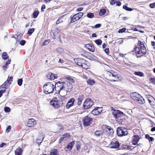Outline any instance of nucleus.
Here are the masks:
<instances>
[{
    "label": "nucleus",
    "mask_w": 155,
    "mask_h": 155,
    "mask_svg": "<svg viewBox=\"0 0 155 155\" xmlns=\"http://www.w3.org/2000/svg\"><path fill=\"white\" fill-rule=\"evenodd\" d=\"M116 0H111L110 2V5H114V4L116 3Z\"/></svg>",
    "instance_id": "4d7b16f0"
},
{
    "label": "nucleus",
    "mask_w": 155,
    "mask_h": 155,
    "mask_svg": "<svg viewBox=\"0 0 155 155\" xmlns=\"http://www.w3.org/2000/svg\"><path fill=\"white\" fill-rule=\"evenodd\" d=\"M10 109L9 107H5L4 108V110L6 112H8L10 111Z\"/></svg>",
    "instance_id": "8fccbe9b"
},
{
    "label": "nucleus",
    "mask_w": 155,
    "mask_h": 155,
    "mask_svg": "<svg viewBox=\"0 0 155 155\" xmlns=\"http://www.w3.org/2000/svg\"><path fill=\"white\" fill-rule=\"evenodd\" d=\"M75 62L78 66L82 67L85 69L88 68V64L87 61L83 58H78L74 59Z\"/></svg>",
    "instance_id": "7ed1b4c3"
},
{
    "label": "nucleus",
    "mask_w": 155,
    "mask_h": 155,
    "mask_svg": "<svg viewBox=\"0 0 155 155\" xmlns=\"http://www.w3.org/2000/svg\"><path fill=\"white\" fill-rule=\"evenodd\" d=\"M94 135L97 137H102L103 132L102 130H96L94 133Z\"/></svg>",
    "instance_id": "4be33fe9"
},
{
    "label": "nucleus",
    "mask_w": 155,
    "mask_h": 155,
    "mask_svg": "<svg viewBox=\"0 0 155 155\" xmlns=\"http://www.w3.org/2000/svg\"><path fill=\"white\" fill-rule=\"evenodd\" d=\"M150 7L151 8H155V2H154L150 4Z\"/></svg>",
    "instance_id": "3c124183"
},
{
    "label": "nucleus",
    "mask_w": 155,
    "mask_h": 155,
    "mask_svg": "<svg viewBox=\"0 0 155 155\" xmlns=\"http://www.w3.org/2000/svg\"><path fill=\"white\" fill-rule=\"evenodd\" d=\"M126 30V29L125 28H123L122 29H120L119 30L118 32L119 33H122L123 32H125Z\"/></svg>",
    "instance_id": "a18cd8bd"
},
{
    "label": "nucleus",
    "mask_w": 155,
    "mask_h": 155,
    "mask_svg": "<svg viewBox=\"0 0 155 155\" xmlns=\"http://www.w3.org/2000/svg\"><path fill=\"white\" fill-rule=\"evenodd\" d=\"M71 137V135L68 133H66L64 134L62 137H60L59 141V143H61L64 140H66L68 139Z\"/></svg>",
    "instance_id": "dca6fc26"
},
{
    "label": "nucleus",
    "mask_w": 155,
    "mask_h": 155,
    "mask_svg": "<svg viewBox=\"0 0 155 155\" xmlns=\"http://www.w3.org/2000/svg\"><path fill=\"white\" fill-rule=\"evenodd\" d=\"M101 26V25L100 24H98L96 25L93 27V28H100Z\"/></svg>",
    "instance_id": "864d4df0"
},
{
    "label": "nucleus",
    "mask_w": 155,
    "mask_h": 155,
    "mask_svg": "<svg viewBox=\"0 0 155 155\" xmlns=\"http://www.w3.org/2000/svg\"><path fill=\"white\" fill-rule=\"evenodd\" d=\"M57 51L61 53H63L64 52L63 49L61 48H58Z\"/></svg>",
    "instance_id": "052dcab7"
},
{
    "label": "nucleus",
    "mask_w": 155,
    "mask_h": 155,
    "mask_svg": "<svg viewBox=\"0 0 155 155\" xmlns=\"http://www.w3.org/2000/svg\"><path fill=\"white\" fill-rule=\"evenodd\" d=\"M122 79V77L119 74H117L113 77L112 78H109L108 80L110 81H117L118 82L121 81Z\"/></svg>",
    "instance_id": "ddd939ff"
},
{
    "label": "nucleus",
    "mask_w": 155,
    "mask_h": 155,
    "mask_svg": "<svg viewBox=\"0 0 155 155\" xmlns=\"http://www.w3.org/2000/svg\"><path fill=\"white\" fill-rule=\"evenodd\" d=\"M50 42V40L49 39H48L45 40L42 43V45H45L48 44Z\"/></svg>",
    "instance_id": "ea45409f"
},
{
    "label": "nucleus",
    "mask_w": 155,
    "mask_h": 155,
    "mask_svg": "<svg viewBox=\"0 0 155 155\" xmlns=\"http://www.w3.org/2000/svg\"><path fill=\"white\" fill-rule=\"evenodd\" d=\"M58 102L59 106V107L62 106L64 103H65V101H63L62 100H58Z\"/></svg>",
    "instance_id": "e433bc0d"
},
{
    "label": "nucleus",
    "mask_w": 155,
    "mask_h": 155,
    "mask_svg": "<svg viewBox=\"0 0 155 155\" xmlns=\"http://www.w3.org/2000/svg\"><path fill=\"white\" fill-rule=\"evenodd\" d=\"M61 18H58V20L56 22V24H58L59 23L62 22V21H60Z\"/></svg>",
    "instance_id": "338daca9"
},
{
    "label": "nucleus",
    "mask_w": 155,
    "mask_h": 155,
    "mask_svg": "<svg viewBox=\"0 0 155 155\" xmlns=\"http://www.w3.org/2000/svg\"><path fill=\"white\" fill-rule=\"evenodd\" d=\"M103 128H105L106 129V130L107 132H108L110 130V129H111V127L109 126H107L106 125H104L103 126Z\"/></svg>",
    "instance_id": "a19ab883"
},
{
    "label": "nucleus",
    "mask_w": 155,
    "mask_h": 155,
    "mask_svg": "<svg viewBox=\"0 0 155 155\" xmlns=\"http://www.w3.org/2000/svg\"><path fill=\"white\" fill-rule=\"evenodd\" d=\"M95 42L98 45H101L102 43V41L100 39L95 40Z\"/></svg>",
    "instance_id": "4c0bfd02"
},
{
    "label": "nucleus",
    "mask_w": 155,
    "mask_h": 155,
    "mask_svg": "<svg viewBox=\"0 0 155 155\" xmlns=\"http://www.w3.org/2000/svg\"><path fill=\"white\" fill-rule=\"evenodd\" d=\"M13 78L12 77H8V79L7 81H6L2 85L1 87L2 88L4 87L5 88V86L8 84L9 83L10 84L11 83L12 81Z\"/></svg>",
    "instance_id": "6ab92c4d"
},
{
    "label": "nucleus",
    "mask_w": 155,
    "mask_h": 155,
    "mask_svg": "<svg viewBox=\"0 0 155 155\" xmlns=\"http://www.w3.org/2000/svg\"><path fill=\"white\" fill-rule=\"evenodd\" d=\"M83 15V13L82 12H79L75 14L71 17V22L74 23L76 21L79 20L82 17Z\"/></svg>",
    "instance_id": "6e6552de"
},
{
    "label": "nucleus",
    "mask_w": 155,
    "mask_h": 155,
    "mask_svg": "<svg viewBox=\"0 0 155 155\" xmlns=\"http://www.w3.org/2000/svg\"><path fill=\"white\" fill-rule=\"evenodd\" d=\"M59 30L57 29L56 31L54 33V39H56V38H60V35L59 34Z\"/></svg>",
    "instance_id": "a878e982"
},
{
    "label": "nucleus",
    "mask_w": 155,
    "mask_h": 155,
    "mask_svg": "<svg viewBox=\"0 0 155 155\" xmlns=\"http://www.w3.org/2000/svg\"><path fill=\"white\" fill-rule=\"evenodd\" d=\"M47 77L48 79L51 80H54L57 78V76L56 74L51 72L48 74Z\"/></svg>",
    "instance_id": "412c9836"
},
{
    "label": "nucleus",
    "mask_w": 155,
    "mask_h": 155,
    "mask_svg": "<svg viewBox=\"0 0 155 155\" xmlns=\"http://www.w3.org/2000/svg\"><path fill=\"white\" fill-rule=\"evenodd\" d=\"M56 84L55 83V84ZM55 85L50 83H48L43 86L44 93L45 94L52 93L55 88Z\"/></svg>",
    "instance_id": "20e7f679"
},
{
    "label": "nucleus",
    "mask_w": 155,
    "mask_h": 155,
    "mask_svg": "<svg viewBox=\"0 0 155 155\" xmlns=\"http://www.w3.org/2000/svg\"><path fill=\"white\" fill-rule=\"evenodd\" d=\"M50 104L55 108H58L59 106L58 102V100L56 98H53L50 102Z\"/></svg>",
    "instance_id": "9b49d317"
},
{
    "label": "nucleus",
    "mask_w": 155,
    "mask_h": 155,
    "mask_svg": "<svg viewBox=\"0 0 155 155\" xmlns=\"http://www.w3.org/2000/svg\"><path fill=\"white\" fill-rule=\"evenodd\" d=\"M149 80L151 83L155 84V78H150Z\"/></svg>",
    "instance_id": "de8ad7c7"
},
{
    "label": "nucleus",
    "mask_w": 155,
    "mask_h": 155,
    "mask_svg": "<svg viewBox=\"0 0 155 155\" xmlns=\"http://www.w3.org/2000/svg\"><path fill=\"white\" fill-rule=\"evenodd\" d=\"M134 74L140 77H142L144 75L143 73L140 71H136L134 73Z\"/></svg>",
    "instance_id": "2f4dec72"
},
{
    "label": "nucleus",
    "mask_w": 155,
    "mask_h": 155,
    "mask_svg": "<svg viewBox=\"0 0 155 155\" xmlns=\"http://www.w3.org/2000/svg\"><path fill=\"white\" fill-rule=\"evenodd\" d=\"M22 81L23 80L21 78L19 79L18 80L17 83L19 86H21L22 85Z\"/></svg>",
    "instance_id": "37998d69"
},
{
    "label": "nucleus",
    "mask_w": 155,
    "mask_h": 155,
    "mask_svg": "<svg viewBox=\"0 0 155 155\" xmlns=\"http://www.w3.org/2000/svg\"><path fill=\"white\" fill-rule=\"evenodd\" d=\"M102 111V108L96 107L91 111V113L94 115H97Z\"/></svg>",
    "instance_id": "2eb2a0df"
},
{
    "label": "nucleus",
    "mask_w": 155,
    "mask_h": 155,
    "mask_svg": "<svg viewBox=\"0 0 155 155\" xmlns=\"http://www.w3.org/2000/svg\"><path fill=\"white\" fill-rule=\"evenodd\" d=\"M26 41L25 40H22L20 42V44L21 45H24Z\"/></svg>",
    "instance_id": "5fc2aeb1"
},
{
    "label": "nucleus",
    "mask_w": 155,
    "mask_h": 155,
    "mask_svg": "<svg viewBox=\"0 0 155 155\" xmlns=\"http://www.w3.org/2000/svg\"><path fill=\"white\" fill-rule=\"evenodd\" d=\"M11 126H10V125L8 126L6 128V131L7 132H8L10 131L11 130Z\"/></svg>",
    "instance_id": "bf43d9fd"
},
{
    "label": "nucleus",
    "mask_w": 155,
    "mask_h": 155,
    "mask_svg": "<svg viewBox=\"0 0 155 155\" xmlns=\"http://www.w3.org/2000/svg\"><path fill=\"white\" fill-rule=\"evenodd\" d=\"M116 4L118 6H120L121 5V2L119 1H116Z\"/></svg>",
    "instance_id": "e2e57ef3"
},
{
    "label": "nucleus",
    "mask_w": 155,
    "mask_h": 155,
    "mask_svg": "<svg viewBox=\"0 0 155 155\" xmlns=\"http://www.w3.org/2000/svg\"><path fill=\"white\" fill-rule=\"evenodd\" d=\"M2 57V59L4 60L7 59L8 58V55L7 53L5 52H3Z\"/></svg>",
    "instance_id": "c756f323"
},
{
    "label": "nucleus",
    "mask_w": 155,
    "mask_h": 155,
    "mask_svg": "<svg viewBox=\"0 0 155 155\" xmlns=\"http://www.w3.org/2000/svg\"><path fill=\"white\" fill-rule=\"evenodd\" d=\"M120 145L118 142L114 140L110 144V147L111 148L117 149L119 147Z\"/></svg>",
    "instance_id": "4468645a"
},
{
    "label": "nucleus",
    "mask_w": 155,
    "mask_h": 155,
    "mask_svg": "<svg viewBox=\"0 0 155 155\" xmlns=\"http://www.w3.org/2000/svg\"><path fill=\"white\" fill-rule=\"evenodd\" d=\"M84 98V95L83 94L80 95L78 98L77 104L78 106H80L81 103L82 101Z\"/></svg>",
    "instance_id": "b1692460"
},
{
    "label": "nucleus",
    "mask_w": 155,
    "mask_h": 155,
    "mask_svg": "<svg viewBox=\"0 0 155 155\" xmlns=\"http://www.w3.org/2000/svg\"><path fill=\"white\" fill-rule=\"evenodd\" d=\"M83 9V8H78L77 9V12H80V11H81L82 9Z\"/></svg>",
    "instance_id": "774afa93"
},
{
    "label": "nucleus",
    "mask_w": 155,
    "mask_h": 155,
    "mask_svg": "<svg viewBox=\"0 0 155 155\" xmlns=\"http://www.w3.org/2000/svg\"><path fill=\"white\" fill-rule=\"evenodd\" d=\"M25 124L27 126L31 127H34L36 124V122L33 119H30L28 121H25Z\"/></svg>",
    "instance_id": "1a4fd4ad"
},
{
    "label": "nucleus",
    "mask_w": 155,
    "mask_h": 155,
    "mask_svg": "<svg viewBox=\"0 0 155 155\" xmlns=\"http://www.w3.org/2000/svg\"><path fill=\"white\" fill-rule=\"evenodd\" d=\"M50 155H59V153L57 149H52L50 152Z\"/></svg>",
    "instance_id": "bb28decb"
},
{
    "label": "nucleus",
    "mask_w": 155,
    "mask_h": 155,
    "mask_svg": "<svg viewBox=\"0 0 155 155\" xmlns=\"http://www.w3.org/2000/svg\"><path fill=\"white\" fill-rule=\"evenodd\" d=\"M85 47L87 48L89 51L93 52L94 51V48L92 44H86Z\"/></svg>",
    "instance_id": "aec40b11"
},
{
    "label": "nucleus",
    "mask_w": 155,
    "mask_h": 155,
    "mask_svg": "<svg viewBox=\"0 0 155 155\" xmlns=\"http://www.w3.org/2000/svg\"><path fill=\"white\" fill-rule=\"evenodd\" d=\"M113 115L116 119L120 117L123 114V113L117 110H114L112 112Z\"/></svg>",
    "instance_id": "9d476101"
},
{
    "label": "nucleus",
    "mask_w": 155,
    "mask_h": 155,
    "mask_svg": "<svg viewBox=\"0 0 155 155\" xmlns=\"http://www.w3.org/2000/svg\"><path fill=\"white\" fill-rule=\"evenodd\" d=\"M83 124L85 126H88L92 123L93 121L92 118L88 116H85L83 120Z\"/></svg>",
    "instance_id": "0eeeda50"
},
{
    "label": "nucleus",
    "mask_w": 155,
    "mask_h": 155,
    "mask_svg": "<svg viewBox=\"0 0 155 155\" xmlns=\"http://www.w3.org/2000/svg\"><path fill=\"white\" fill-rule=\"evenodd\" d=\"M66 85L65 82H59L55 84V91L56 93H58L60 95H65L67 94V91L65 90V87L64 86Z\"/></svg>",
    "instance_id": "f257e3e1"
},
{
    "label": "nucleus",
    "mask_w": 155,
    "mask_h": 155,
    "mask_svg": "<svg viewBox=\"0 0 155 155\" xmlns=\"http://www.w3.org/2000/svg\"><path fill=\"white\" fill-rule=\"evenodd\" d=\"M23 151L21 148H17L15 151V155H22Z\"/></svg>",
    "instance_id": "5701e85b"
},
{
    "label": "nucleus",
    "mask_w": 155,
    "mask_h": 155,
    "mask_svg": "<svg viewBox=\"0 0 155 155\" xmlns=\"http://www.w3.org/2000/svg\"><path fill=\"white\" fill-rule=\"evenodd\" d=\"M94 104L92 100L89 98L87 99L84 102L83 107L85 109H90Z\"/></svg>",
    "instance_id": "423d86ee"
},
{
    "label": "nucleus",
    "mask_w": 155,
    "mask_h": 155,
    "mask_svg": "<svg viewBox=\"0 0 155 155\" xmlns=\"http://www.w3.org/2000/svg\"><path fill=\"white\" fill-rule=\"evenodd\" d=\"M66 86L65 87L66 89H71L72 88V84H70V83H67V85L66 84L64 86Z\"/></svg>",
    "instance_id": "7c9ffc66"
},
{
    "label": "nucleus",
    "mask_w": 155,
    "mask_h": 155,
    "mask_svg": "<svg viewBox=\"0 0 155 155\" xmlns=\"http://www.w3.org/2000/svg\"><path fill=\"white\" fill-rule=\"evenodd\" d=\"M104 51L108 55L109 54V49L108 48H106L104 50Z\"/></svg>",
    "instance_id": "6e6d98bb"
},
{
    "label": "nucleus",
    "mask_w": 155,
    "mask_h": 155,
    "mask_svg": "<svg viewBox=\"0 0 155 155\" xmlns=\"http://www.w3.org/2000/svg\"><path fill=\"white\" fill-rule=\"evenodd\" d=\"M151 45H152L153 47V49L155 50V42L153 41H151Z\"/></svg>",
    "instance_id": "0e129e2a"
},
{
    "label": "nucleus",
    "mask_w": 155,
    "mask_h": 155,
    "mask_svg": "<svg viewBox=\"0 0 155 155\" xmlns=\"http://www.w3.org/2000/svg\"><path fill=\"white\" fill-rule=\"evenodd\" d=\"M39 13V12L38 11H35L33 13V17L34 18H36L38 16Z\"/></svg>",
    "instance_id": "f704fd0d"
},
{
    "label": "nucleus",
    "mask_w": 155,
    "mask_h": 155,
    "mask_svg": "<svg viewBox=\"0 0 155 155\" xmlns=\"http://www.w3.org/2000/svg\"><path fill=\"white\" fill-rule=\"evenodd\" d=\"M117 74L116 72L113 71H107L106 74V79L108 80L109 78H112L113 77H115Z\"/></svg>",
    "instance_id": "f8f14e48"
},
{
    "label": "nucleus",
    "mask_w": 155,
    "mask_h": 155,
    "mask_svg": "<svg viewBox=\"0 0 155 155\" xmlns=\"http://www.w3.org/2000/svg\"><path fill=\"white\" fill-rule=\"evenodd\" d=\"M61 100H62L63 101H65V99L67 98L65 96V95H61Z\"/></svg>",
    "instance_id": "13d9d810"
},
{
    "label": "nucleus",
    "mask_w": 155,
    "mask_h": 155,
    "mask_svg": "<svg viewBox=\"0 0 155 155\" xmlns=\"http://www.w3.org/2000/svg\"><path fill=\"white\" fill-rule=\"evenodd\" d=\"M74 141H72L71 142L68 143L66 147V148L68 150H71L73 146L74 145Z\"/></svg>",
    "instance_id": "393cba45"
},
{
    "label": "nucleus",
    "mask_w": 155,
    "mask_h": 155,
    "mask_svg": "<svg viewBox=\"0 0 155 155\" xmlns=\"http://www.w3.org/2000/svg\"><path fill=\"white\" fill-rule=\"evenodd\" d=\"M140 54V50L139 51H138V52H137L136 53V54L137 55V58H139L141 56L140 55H139V54Z\"/></svg>",
    "instance_id": "680f3d73"
},
{
    "label": "nucleus",
    "mask_w": 155,
    "mask_h": 155,
    "mask_svg": "<svg viewBox=\"0 0 155 155\" xmlns=\"http://www.w3.org/2000/svg\"><path fill=\"white\" fill-rule=\"evenodd\" d=\"M39 138L36 141L37 143H40L43 141V139L44 138V136L43 134H41L39 137Z\"/></svg>",
    "instance_id": "cd10ccee"
},
{
    "label": "nucleus",
    "mask_w": 155,
    "mask_h": 155,
    "mask_svg": "<svg viewBox=\"0 0 155 155\" xmlns=\"http://www.w3.org/2000/svg\"><path fill=\"white\" fill-rule=\"evenodd\" d=\"M140 137L138 135H134L132 137V144L134 145H136L140 140Z\"/></svg>",
    "instance_id": "a211bd4d"
},
{
    "label": "nucleus",
    "mask_w": 155,
    "mask_h": 155,
    "mask_svg": "<svg viewBox=\"0 0 155 155\" xmlns=\"http://www.w3.org/2000/svg\"><path fill=\"white\" fill-rule=\"evenodd\" d=\"M110 130L108 132V133L110 135H111L113 133V130L112 129H110Z\"/></svg>",
    "instance_id": "603ef678"
},
{
    "label": "nucleus",
    "mask_w": 155,
    "mask_h": 155,
    "mask_svg": "<svg viewBox=\"0 0 155 155\" xmlns=\"http://www.w3.org/2000/svg\"><path fill=\"white\" fill-rule=\"evenodd\" d=\"M74 99L73 98L70 99L66 104V107L67 109H69L71 107L74 105Z\"/></svg>",
    "instance_id": "f3484780"
},
{
    "label": "nucleus",
    "mask_w": 155,
    "mask_h": 155,
    "mask_svg": "<svg viewBox=\"0 0 155 155\" xmlns=\"http://www.w3.org/2000/svg\"><path fill=\"white\" fill-rule=\"evenodd\" d=\"M140 50V48L139 47H136L135 48L134 50L132 51V52H135V53L137 52H138Z\"/></svg>",
    "instance_id": "49530a36"
},
{
    "label": "nucleus",
    "mask_w": 155,
    "mask_h": 155,
    "mask_svg": "<svg viewBox=\"0 0 155 155\" xmlns=\"http://www.w3.org/2000/svg\"><path fill=\"white\" fill-rule=\"evenodd\" d=\"M87 82L88 84L90 85H92L94 84L95 83V81L93 79H89L87 81Z\"/></svg>",
    "instance_id": "c85d7f7f"
},
{
    "label": "nucleus",
    "mask_w": 155,
    "mask_h": 155,
    "mask_svg": "<svg viewBox=\"0 0 155 155\" xmlns=\"http://www.w3.org/2000/svg\"><path fill=\"white\" fill-rule=\"evenodd\" d=\"M106 12V10L105 9H101L99 13V15L100 16H102L105 14Z\"/></svg>",
    "instance_id": "c9c22d12"
},
{
    "label": "nucleus",
    "mask_w": 155,
    "mask_h": 155,
    "mask_svg": "<svg viewBox=\"0 0 155 155\" xmlns=\"http://www.w3.org/2000/svg\"><path fill=\"white\" fill-rule=\"evenodd\" d=\"M123 148L124 149L131 150L132 149V147L128 145H124Z\"/></svg>",
    "instance_id": "473e14b6"
},
{
    "label": "nucleus",
    "mask_w": 155,
    "mask_h": 155,
    "mask_svg": "<svg viewBox=\"0 0 155 155\" xmlns=\"http://www.w3.org/2000/svg\"><path fill=\"white\" fill-rule=\"evenodd\" d=\"M151 103H150L151 105H155V99H154V100L151 101Z\"/></svg>",
    "instance_id": "69168bd1"
},
{
    "label": "nucleus",
    "mask_w": 155,
    "mask_h": 155,
    "mask_svg": "<svg viewBox=\"0 0 155 155\" xmlns=\"http://www.w3.org/2000/svg\"><path fill=\"white\" fill-rule=\"evenodd\" d=\"M66 79L71 82H74V80L71 77H66Z\"/></svg>",
    "instance_id": "c03bdc74"
},
{
    "label": "nucleus",
    "mask_w": 155,
    "mask_h": 155,
    "mask_svg": "<svg viewBox=\"0 0 155 155\" xmlns=\"http://www.w3.org/2000/svg\"><path fill=\"white\" fill-rule=\"evenodd\" d=\"M148 100L150 103H151V101L154 100V98L151 95H148L147 96Z\"/></svg>",
    "instance_id": "72a5a7b5"
},
{
    "label": "nucleus",
    "mask_w": 155,
    "mask_h": 155,
    "mask_svg": "<svg viewBox=\"0 0 155 155\" xmlns=\"http://www.w3.org/2000/svg\"><path fill=\"white\" fill-rule=\"evenodd\" d=\"M34 28H30L28 31V34H29V35H31L34 31Z\"/></svg>",
    "instance_id": "79ce46f5"
},
{
    "label": "nucleus",
    "mask_w": 155,
    "mask_h": 155,
    "mask_svg": "<svg viewBox=\"0 0 155 155\" xmlns=\"http://www.w3.org/2000/svg\"><path fill=\"white\" fill-rule=\"evenodd\" d=\"M130 96L135 101L140 104H143L145 102L143 97L137 93H132L130 94Z\"/></svg>",
    "instance_id": "f03ea898"
},
{
    "label": "nucleus",
    "mask_w": 155,
    "mask_h": 155,
    "mask_svg": "<svg viewBox=\"0 0 155 155\" xmlns=\"http://www.w3.org/2000/svg\"><path fill=\"white\" fill-rule=\"evenodd\" d=\"M117 133L118 136L120 137L127 135L128 134L127 130L123 127H118L117 129Z\"/></svg>",
    "instance_id": "39448f33"
},
{
    "label": "nucleus",
    "mask_w": 155,
    "mask_h": 155,
    "mask_svg": "<svg viewBox=\"0 0 155 155\" xmlns=\"http://www.w3.org/2000/svg\"><path fill=\"white\" fill-rule=\"evenodd\" d=\"M87 17L91 18L94 17V15L92 13H89L87 14Z\"/></svg>",
    "instance_id": "58836bf2"
},
{
    "label": "nucleus",
    "mask_w": 155,
    "mask_h": 155,
    "mask_svg": "<svg viewBox=\"0 0 155 155\" xmlns=\"http://www.w3.org/2000/svg\"><path fill=\"white\" fill-rule=\"evenodd\" d=\"M141 53L143 54H145L147 53V50L145 48H142L141 50Z\"/></svg>",
    "instance_id": "09e8293b"
}]
</instances>
